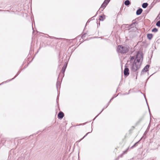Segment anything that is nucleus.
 <instances>
[{"mask_svg":"<svg viewBox=\"0 0 160 160\" xmlns=\"http://www.w3.org/2000/svg\"><path fill=\"white\" fill-rule=\"evenodd\" d=\"M129 47L128 45H118L117 48V52L122 54L127 53L129 50Z\"/></svg>","mask_w":160,"mask_h":160,"instance_id":"nucleus-1","label":"nucleus"},{"mask_svg":"<svg viewBox=\"0 0 160 160\" xmlns=\"http://www.w3.org/2000/svg\"><path fill=\"white\" fill-rule=\"evenodd\" d=\"M137 62H135V61H134V62L132 64L131 69L133 72H136L140 68L141 63H138L137 64Z\"/></svg>","mask_w":160,"mask_h":160,"instance_id":"nucleus-2","label":"nucleus"},{"mask_svg":"<svg viewBox=\"0 0 160 160\" xmlns=\"http://www.w3.org/2000/svg\"><path fill=\"white\" fill-rule=\"evenodd\" d=\"M143 56L142 53H140L138 52L137 54L136 58L134 60V61L137 62V63H141L143 60Z\"/></svg>","mask_w":160,"mask_h":160,"instance_id":"nucleus-3","label":"nucleus"},{"mask_svg":"<svg viewBox=\"0 0 160 160\" xmlns=\"http://www.w3.org/2000/svg\"><path fill=\"white\" fill-rule=\"evenodd\" d=\"M125 76H128L129 74V69L126 66H125V68L124 69L123 72Z\"/></svg>","mask_w":160,"mask_h":160,"instance_id":"nucleus-4","label":"nucleus"},{"mask_svg":"<svg viewBox=\"0 0 160 160\" xmlns=\"http://www.w3.org/2000/svg\"><path fill=\"white\" fill-rule=\"evenodd\" d=\"M149 67V65H146L142 70L141 72V74H142L144 72H147L148 71Z\"/></svg>","mask_w":160,"mask_h":160,"instance_id":"nucleus-5","label":"nucleus"},{"mask_svg":"<svg viewBox=\"0 0 160 160\" xmlns=\"http://www.w3.org/2000/svg\"><path fill=\"white\" fill-rule=\"evenodd\" d=\"M64 116V113L62 112H60L58 114V117L60 119H62Z\"/></svg>","mask_w":160,"mask_h":160,"instance_id":"nucleus-6","label":"nucleus"},{"mask_svg":"<svg viewBox=\"0 0 160 160\" xmlns=\"http://www.w3.org/2000/svg\"><path fill=\"white\" fill-rule=\"evenodd\" d=\"M142 9L141 8H139L136 11V15H140L142 13Z\"/></svg>","mask_w":160,"mask_h":160,"instance_id":"nucleus-7","label":"nucleus"},{"mask_svg":"<svg viewBox=\"0 0 160 160\" xmlns=\"http://www.w3.org/2000/svg\"><path fill=\"white\" fill-rule=\"evenodd\" d=\"M105 18V16L104 15L103 16L101 15L99 17V19L100 21H103Z\"/></svg>","mask_w":160,"mask_h":160,"instance_id":"nucleus-8","label":"nucleus"},{"mask_svg":"<svg viewBox=\"0 0 160 160\" xmlns=\"http://www.w3.org/2000/svg\"><path fill=\"white\" fill-rule=\"evenodd\" d=\"M67 66V64H66V65H64L63 67H62V71H61L62 72V73H64L65 72L66 69V68Z\"/></svg>","mask_w":160,"mask_h":160,"instance_id":"nucleus-9","label":"nucleus"},{"mask_svg":"<svg viewBox=\"0 0 160 160\" xmlns=\"http://www.w3.org/2000/svg\"><path fill=\"white\" fill-rule=\"evenodd\" d=\"M61 82L59 81H57L56 83V87L57 90H58V88L60 87Z\"/></svg>","mask_w":160,"mask_h":160,"instance_id":"nucleus-10","label":"nucleus"},{"mask_svg":"<svg viewBox=\"0 0 160 160\" xmlns=\"http://www.w3.org/2000/svg\"><path fill=\"white\" fill-rule=\"evenodd\" d=\"M147 37L149 39L151 40L152 38V34L150 33L148 34Z\"/></svg>","mask_w":160,"mask_h":160,"instance_id":"nucleus-11","label":"nucleus"},{"mask_svg":"<svg viewBox=\"0 0 160 160\" xmlns=\"http://www.w3.org/2000/svg\"><path fill=\"white\" fill-rule=\"evenodd\" d=\"M148 4L147 3H144L142 4V7L143 8H145L148 6Z\"/></svg>","mask_w":160,"mask_h":160,"instance_id":"nucleus-12","label":"nucleus"},{"mask_svg":"<svg viewBox=\"0 0 160 160\" xmlns=\"http://www.w3.org/2000/svg\"><path fill=\"white\" fill-rule=\"evenodd\" d=\"M124 4L126 6H128L130 4V2L129 0H127L125 1Z\"/></svg>","mask_w":160,"mask_h":160,"instance_id":"nucleus-13","label":"nucleus"},{"mask_svg":"<svg viewBox=\"0 0 160 160\" xmlns=\"http://www.w3.org/2000/svg\"><path fill=\"white\" fill-rule=\"evenodd\" d=\"M107 5H106V4L104 3H103L101 5L100 8L101 9H102L103 10L106 6Z\"/></svg>","mask_w":160,"mask_h":160,"instance_id":"nucleus-14","label":"nucleus"},{"mask_svg":"<svg viewBox=\"0 0 160 160\" xmlns=\"http://www.w3.org/2000/svg\"><path fill=\"white\" fill-rule=\"evenodd\" d=\"M110 1V0H105L103 2L104 3L106 4V5H107Z\"/></svg>","mask_w":160,"mask_h":160,"instance_id":"nucleus-15","label":"nucleus"},{"mask_svg":"<svg viewBox=\"0 0 160 160\" xmlns=\"http://www.w3.org/2000/svg\"><path fill=\"white\" fill-rule=\"evenodd\" d=\"M152 32H156L158 31V29L156 28H153L152 30Z\"/></svg>","mask_w":160,"mask_h":160,"instance_id":"nucleus-16","label":"nucleus"},{"mask_svg":"<svg viewBox=\"0 0 160 160\" xmlns=\"http://www.w3.org/2000/svg\"><path fill=\"white\" fill-rule=\"evenodd\" d=\"M156 25L159 27H160V21H159L157 22Z\"/></svg>","mask_w":160,"mask_h":160,"instance_id":"nucleus-17","label":"nucleus"},{"mask_svg":"<svg viewBox=\"0 0 160 160\" xmlns=\"http://www.w3.org/2000/svg\"><path fill=\"white\" fill-rule=\"evenodd\" d=\"M106 108V107H104L101 112L94 119V120L101 113V112L104 110V109Z\"/></svg>","mask_w":160,"mask_h":160,"instance_id":"nucleus-18","label":"nucleus"},{"mask_svg":"<svg viewBox=\"0 0 160 160\" xmlns=\"http://www.w3.org/2000/svg\"><path fill=\"white\" fill-rule=\"evenodd\" d=\"M139 141L136 142V143H135L134 145H133L131 147V148H133L134 147H135L137 145V144L138 143V142Z\"/></svg>","mask_w":160,"mask_h":160,"instance_id":"nucleus-19","label":"nucleus"},{"mask_svg":"<svg viewBox=\"0 0 160 160\" xmlns=\"http://www.w3.org/2000/svg\"><path fill=\"white\" fill-rule=\"evenodd\" d=\"M136 24V22H133L131 24H130V26L131 27H134V26H135V24Z\"/></svg>","mask_w":160,"mask_h":160,"instance_id":"nucleus-20","label":"nucleus"},{"mask_svg":"<svg viewBox=\"0 0 160 160\" xmlns=\"http://www.w3.org/2000/svg\"><path fill=\"white\" fill-rule=\"evenodd\" d=\"M129 149V148H128L126 150H125V151H124L123 152V154H125V153H126L128 151V150Z\"/></svg>","mask_w":160,"mask_h":160,"instance_id":"nucleus-21","label":"nucleus"},{"mask_svg":"<svg viewBox=\"0 0 160 160\" xmlns=\"http://www.w3.org/2000/svg\"><path fill=\"white\" fill-rule=\"evenodd\" d=\"M135 58V57L134 56H131V59H130V61H132L133 60H134Z\"/></svg>","mask_w":160,"mask_h":160,"instance_id":"nucleus-22","label":"nucleus"},{"mask_svg":"<svg viewBox=\"0 0 160 160\" xmlns=\"http://www.w3.org/2000/svg\"><path fill=\"white\" fill-rule=\"evenodd\" d=\"M111 101L110 100V101L108 102L107 104V106L106 107V108H107L108 107V106L109 105V104L110 103V102H111Z\"/></svg>","mask_w":160,"mask_h":160,"instance_id":"nucleus-23","label":"nucleus"},{"mask_svg":"<svg viewBox=\"0 0 160 160\" xmlns=\"http://www.w3.org/2000/svg\"><path fill=\"white\" fill-rule=\"evenodd\" d=\"M90 132H88V133H87V134L82 138L80 141L84 137H85L86 136H87V135Z\"/></svg>","mask_w":160,"mask_h":160,"instance_id":"nucleus-24","label":"nucleus"},{"mask_svg":"<svg viewBox=\"0 0 160 160\" xmlns=\"http://www.w3.org/2000/svg\"><path fill=\"white\" fill-rule=\"evenodd\" d=\"M123 154H123V153H122V154H121L120 155L118 156V157H122L123 156Z\"/></svg>","mask_w":160,"mask_h":160,"instance_id":"nucleus-25","label":"nucleus"},{"mask_svg":"<svg viewBox=\"0 0 160 160\" xmlns=\"http://www.w3.org/2000/svg\"><path fill=\"white\" fill-rule=\"evenodd\" d=\"M86 33H85V34H83L82 36V38H83V37H84L86 35Z\"/></svg>","mask_w":160,"mask_h":160,"instance_id":"nucleus-26","label":"nucleus"},{"mask_svg":"<svg viewBox=\"0 0 160 160\" xmlns=\"http://www.w3.org/2000/svg\"><path fill=\"white\" fill-rule=\"evenodd\" d=\"M18 75H16V76L13 78H12V79L10 80H9V81H11L12 80H13V79H14V78H15Z\"/></svg>","mask_w":160,"mask_h":160,"instance_id":"nucleus-27","label":"nucleus"},{"mask_svg":"<svg viewBox=\"0 0 160 160\" xmlns=\"http://www.w3.org/2000/svg\"><path fill=\"white\" fill-rule=\"evenodd\" d=\"M8 82L7 81H6V82H2L0 84V85H2V84H3V83H5V82Z\"/></svg>","mask_w":160,"mask_h":160,"instance_id":"nucleus-28","label":"nucleus"},{"mask_svg":"<svg viewBox=\"0 0 160 160\" xmlns=\"http://www.w3.org/2000/svg\"><path fill=\"white\" fill-rule=\"evenodd\" d=\"M84 123L80 124H79L78 125H77V126H80V125H84Z\"/></svg>","mask_w":160,"mask_h":160,"instance_id":"nucleus-29","label":"nucleus"},{"mask_svg":"<svg viewBox=\"0 0 160 160\" xmlns=\"http://www.w3.org/2000/svg\"><path fill=\"white\" fill-rule=\"evenodd\" d=\"M49 37H50V38H51L52 39L54 38V37H52L50 36H49Z\"/></svg>","mask_w":160,"mask_h":160,"instance_id":"nucleus-30","label":"nucleus"},{"mask_svg":"<svg viewBox=\"0 0 160 160\" xmlns=\"http://www.w3.org/2000/svg\"><path fill=\"white\" fill-rule=\"evenodd\" d=\"M114 97H112L110 99V100L111 101L112 100L113 98H114Z\"/></svg>","mask_w":160,"mask_h":160,"instance_id":"nucleus-31","label":"nucleus"},{"mask_svg":"<svg viewBox=\"0 0 160 160\" xmlns=\"http://www.w3.org/2000/svg\"><path fill=\"white\" fill-rule=\"evenodd\" d=\"M148 109H149V112H150V110H149V107H148Z\"/></svg>","mask_w":160,"mask_h":160,"instance_id":"nucleus-32","label":"nucleus"},{"mask_svg":"<svg viewBox=\"0 0 160 160\" xmlns=\"http://www.w3.org/2000/svg\"><path fill=\"white\" fill-rule=\"evenodd\" d=\"M147 104H148V102H147ZM148 105V104H147Z\"/></svg>","mask_w":160,"mask_h":160,"instance_id":"nucleus-33","label":"nucleus"},{"mask_svg":"<svg viewBox=\"0 0 160 160\" xmlns=\"http://www.w3.org/2000/svg\"><path fill=\"white\" fill-rule=\"evenodd\" d=\"M19 159H18V160H19Z\"/></svg>","mask_w":160,"mask_h":160,"instance_id":"nucleus-34","label":"nucleus"}]
</instances>
